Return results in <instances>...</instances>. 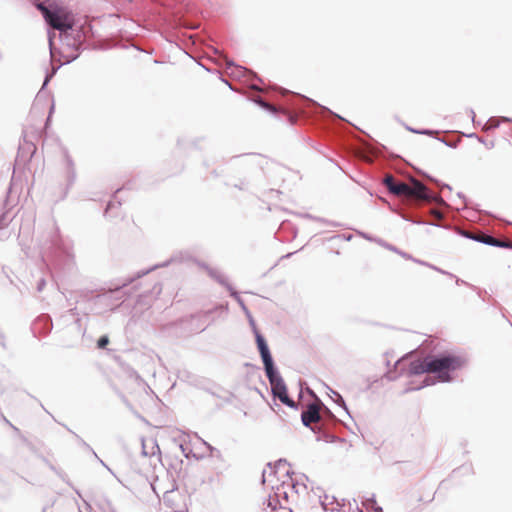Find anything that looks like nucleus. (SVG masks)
Wrapping results in <instances>:
<instances>
[{
	"label": "nucleus",
	"instance_id": "nucleus-47",
	"mask_svg": "<svg viewBox=\"0 0 512 512\" xmlns=\"http://www.w3.org/2000/svg\"><path fill=\"white\" fill-rule=\"evenodd\" d=\"M454 278L456 279V284H458V285H459V284H465V285H468V283H467V282H465L464 280H461L460 278H458V277H456V276H455ZM469 286H470V287H472L473 289H477V288H476V287H474L473 285H470V284H469Z\"/></svg>",
	"mask_w": 512,
	"mask_h": 512
},
{
	"label": "nucleus",
	"instance_id": "nucleus-5",
	"mask_svg": "<svg viewBox=\"0 0 512 512\" xmlns=\"http://www.w3.org/2000/svg\"><path fill=\"white\" fill-rule=\"evenodd\" d=\"M432 375H425L423 380L414 385L411 382L404 390L405 393L417 391L424 387L434 385L436 382L449 383L454 380L453 373L467 364V357L450 351L430 354Z\"/></svg>",
	"mask_w": 512,
	"mask_h": 512
},
{
	"label": "nucleus",
	"instance_id": "nucleus-28",
	"mask_svg": "<svg viewBox=\"0 0 512 512\" xmlns=\"http://www.w3.org/2000/svg\"><path fill=\"white\" fill-rule=\"evenodd\" d=\"M407 130L413 132V133H416V134H420V135H429V136H432L436 131L434 130H431V129H414V128H411V127H407Z\"/></svg>",
	"mask_w": 512,
	"mask_h": 512
},
{
	"label": "nucleus",
	"instance_id": "nucleus-43",
	"mask_svg": "<svg viewBox=\"0 0 512 512\" xmlns=\"http://www.w3.org/2000/svg\"><path fill=\"white\" fill-rule=\"evenodd\" d=\"M501 123H512V118L506 117V116H499L497 117Z\"/></svg>",
	"mask_w": 512,
	"mask_h": 512
},
{
	"label": "nucleus",
	"instance_id": "nucleus-20",
	"mask_svg": "<svg viewBox=\"0 0 512 512\" xmlns=\"http://www.w3.org/2000/svg\"><path fill=\"white\" fill-rule=\"evenodd\" d=\"M230 296L233 297L237 301V303L239 304V306L241 307V309L245 313L246 317H250V310L245 305V302L240 297L239 293L237 291H235L234 289H232V291H230Z\"/></svg>",
	"mask_w": 512,
	"mask_h": 512
},
{
	"label": "nucleus",
	"instance_id": "nucleus-63",
	"mask_svg": "<svg viewBox=\"0 0 512 512\" xmlns=\"http://www.w3.org/2000/svg\"><path fill=\"white\" fill-rule=\"evenodd\" d=\"M293 254H294V253H288V254H286L285 256H283V258H289V257H291Z\"/></svg>",
	"mask_w": 512,
	"mask_h": 512
},
{
	"label": "nucleus",
	"instance_id": "nucleus-62",
	"mask_svg": "<svg viewBox=\"0 0 512 512\" xmlns=\"http://www.w3.org/2000/svg\"><path fill=\"white\" fill-rule=\"evenodd\" d=\"M74 490H75L76 494L81 498V497H82V495H81L80 491H79V490H77V489H75V488H74Z\"/></svg>",
	"mask_w": 512,
	"mask_h": 512
},
{
	"label": "nucleus",
	"instance_id": "nucleus-25",
	"mask_svg": "<svg viewBox=\"0 0 512 512\" xmlns=\"http://www.w3.org/2000/svg\"><path fill=\"white\" fill-rule=\"evenodd\" d=\"M330 391L336 397L335 403L338 404L340 407H342L346 411V413L351 417L348 407L346 405V402H345L344 398L342 397V395H340L337 391H334L332 389H330Z\"/></svg>",
	"mask_w": 512,
	"mask_h": 512
},
{
	"label": "nucleus",
	"instance_id": "nucleus-60",
	"mask_svg": "<svg viewBox=\"0 0 512 512\" xmlns=\"http://www.w3.org/2000/svg\"><path fill=\"white\" fill-rule=\"evenodd\" d=\"M292 474H294V472H293V471H290V470H287V471L285 472V475H286V476H291Z\"/></svg>",
	"mask_w": 512,
	"mask_h": 512
},
{
	"label": "nucleus",
	"instance_id": "nucleus-37",
	"mask_svg": "<svg viewBox=\"0 0 512 512\" xmlns=\"http://www.w3.org/2000/svg\"><path fill=\"white\" fill-rule=\"evenodd\" d=\"M429 268H431V269H433V270H435V271H437V272H439L441 274L447 275L449 277H455V275H453L452 273H450L448 271H445V270H443L441 268H438L435 265H429Z\"/></svg>",
	"mask_w": 512,
	"mask_h": 512
},
{
	"label": "nucleus",
	"instance_id": "nucleus-61",
	"mask_svg": "<svg viewBox=\"0 0 512 512\" xmlns=\"http://www.w3.org/2000/svg\"><path fill=\"white\" fill-rule=\"evenodd\" d=\"M463 468H464V467H461V468H458V469L453 470V474L458 473V472H459L460 470H462Z\"/></svg>",
	"mask_w": 512,
	"mask_h": 512
},
{
	"label": "nucleus",
	"instance_id": "nucleus-22",
	"mask_svg": "<svg viewBox=\"0 0 512 512\" xmlns=\"http://www.w3.org/2000/svg\"><path fill=\"white\" fill-rule=\"evenodd\" d=\"M326 428L318 427V440H324L325 442H334L336 440V436L332 435L329 432L325 431Z\"/></svg>",
	"mask_w": 512,
	"mask_h": 512
},
{
	"label": "nucleus",
	"instance_id": "nucleus-44",
	"mask_svg": "<svg viewBox=\"0 0 512 512\" xmlns=\"http://www.w3.org/2000/svg\"><path fill=\"white\" fill-rule=\"evenodd\" d=\"M400 256H401V257H403V258H404V259H406V260H411V261H413V259H414V257H413L411 254H409V253H407V252H405V251H402V252L400 253Z\"/></svg>",
	"mask_w": 512,
	"mask_h": 512
},
{
	"label": "nucleus",
	"instance_id": "nucleus-29",
	"mask_svg": "<svg viewBox=\"0 0 512 512\" xmlns=\"http://www.w3.org/2000/svg\"><path fill=\"white\" fill-rule=\"evenodd\" d=\"M254 336H255V342H256L257 348L264 345L265 343H267L265 337L263 336V334L260 331L254 333Z\"/></svg>",
	"mask_w": 512,
	"mask_h": 512
},
{
	"label": "nucleus",
	"instance_id": "nucleus-49",
	"mask_svg": "<svg viewBox=\"0 0 512 512\" xmlns=\"http://www.w3.org/2000/svg\"><path fill=\"white\" fill-rule=\"evenodd\" d=\"M122 400H123L124 404H125L129 409H131V410H132V405H131V404H130V402L126 399V397H125V396H123V395H122Z\"/></svg>",
	"mask_w": 512,
	"mask_h": 512
},
{
	"label": "nucleus",
	"instance_id": "nucleus-40",
	"mask_svg": "<svg viewBox=\"0 0 512 512\" xmlns=\"http://www.w3.org/2000/svg\"><path fill=\"white\" fill-rule=\"evenodd\" d=\"M273 512H293L291 508L287 507L284 503L280 505L275 511Z\"/></svg>",
	"mask_w": 512,
	"mask_h": 512
},
{
	"label": "nucleus",
	"instance_id": "nucleus-4",
	"mask_svg": "<svg viewBox=\"0 0 512 512\" xmlns=\"http://www.w3.org/2000/svg\"><path fill=\"white\" fill-rule=\"evenodd\" d=\"M40 255L43 262L56 268H69L73 264L74 255L70 240L64 239L59 228L51 223L39 238Z\"/></svg>",
	"mask_w": 512,
	"mask_h": 512
},
{
	"label": "nucleus",
	"instance_id": "nucleus-19",
	"mask_svg": "<svg viewBox=\"0 0 512 512\" xmlns=\"http://www.w3.org/2000/svg\"><path fill=\"white\" fill-rule=\"evenodd\" d=\"M362 505L366 508V509H372L373 511L375 512H382V508L380 506L377 505V502H376V498H375V495L372 494L370 497H367L365 498L363 501H362Z\"/></svg>",
	"mask_w": 512,
	"mask_h": 512
},
{
	"label": "nucleus",
	"instance_id": "nucleus-9",
	"mask_svg": "<svg viewBox=\"0 0 512 512\" xmlns=\"http://www.w3.org/2000/svg\"><path fill=\"white\" fill-rule=\"evenodd\" d=\"M182 256H183V254L180 252L179 254L172 255L168 260H166L165 262H163L161 264H156V265H154L148 269H145V270H140L136 273L135 276L127 278L122 284L117 285L114 289L109 290L108 293H106L102 296H98V297L99 298H110L116 294H119V293H121V290L123 288L132 284L136 279H139V278L147 275L148 273L156 270L159 267H167L169 264H171L173 262L181 261L183 259Z\"/></svg>",
	"mask_w": 512,
	"mask_h": 512
},
{
	"label": "nucleus",
	"instance_id": "nucleus-12",
	"mask_svg": "<svg viewBox=\"0 0 512 512\" xmlns=\"http://www.w3.org/2000/svg\"><path fill=\"white\" fill-rule=\"evenodd\" d=\"M53 322L48 314L37 317L31 325V331L35 337L45 336L51 332Z\"/></svg>",
	"mask_w": 512,
	"mask_h": 512
},
{
	"label": "nucleus",
	"instance_id": "nucleus-64",
	"mask_svg": "<svg viewBox=\"0 0 512 512\" xmlns=\"http://www.w3.org/2000/svg\"><path fill=\"white\" fill-rule=\"evenodd\" d=\"M228 86L230 89L234 90V88L232 87V85H230L227 81L223 80Z\"/></svg>",
	"mask_w": 512,
	"mask_h": 512
},
{
	"label": "nucleus",
	"instance_id": "nucleus-33",
	"mask_svg": "<svg viewBox=\"0 0 512 512\" xmlns=\"http://www.w3.org/2000/svg\"><path fill=\"white\" fill-rule=\"evenodd\" d=\"M395 183L394 178L392 176H387L383 179V185L390 191V187Z\"/></svg>",
	"mask_w": 512,
	"mask_h": 512
},
{
	"label": "nucleus",
	"instance_id": "nucleus-45",
	"mask_svg": "<svg viewBox=\"0 0 512 512\" xmlns=\"http://www.w3.org/2000/svg\"><path fill=\"white\" fill-rule=\"evenodd\" d=\"M413 262H415L417 264H420V265H423V266H427V267H429V265H431L430 263H428L426 261H423V260H420V259H417L415 257L413 259Z\"/></svg>",
	"mask_w": 512,
	"mask_h": 512
},
{
	"label": "nucleus",
	"instance_id": "nucleus-54",
	"mask_svg": "<svg viewBox=\"0 0 512 512\" xmlns=\"http://www.w3.org/2000/svg\"><path fill=\"white\" fill-rule=\"evenodd\" d=\"M392 252H394V253H396V254L400 255V253L402 252V250H401V249H399L398 247L394 246V248H393Z\"/></svg>",
	"mask_w": 512,
	"mask_h": 512
},
{
	"label": "nucleus",
	"instance_id": "nucleus-11",
	"mask_svg": "<svg viewBox=\"0 0 512 512\" xmlns=\"http://www.w3.org/2000/svg\"><path fill=\"white\" fill-rule=\"evenodd\" d=\"M62 154L65 162V173H66V189L64 196L68 193L69 189L75 184L77 173H76V167L74 160L72 159L71 155L69 154V151L67 148H62Z\"/></svg>",
	"mask_w": 512,
	"mask_h": 512
},
{
	"label": "nucleus",
	"instance_id": "nucleus-18",
	"mask_svg": "<svg viewBox=\"0 0 512 512\" xmlns=\"http://www.w3.org/2000/svg\"><path fill=\"white\" fill-rule=\"evenodd\" d=\"M12 218L13 217L8 211L0 213V238L7 237L6 232H4V228L12 221Z\"/></svg>",
	"mask_w": 512,
	"mask_h": 512
},
{
	"label": "nucleus",
	"instance_id": "nucleus-26",
	"mask_svg": "<svg viewBox=\"0 0 512 512\" xmlns=\"http://www.w3.org/2000/svg\"><path fill=\"white\" fill-rule=\"evenodd\" d=\"M119 191H120V189H117V190H116V192H115V194L113 195L112 200H110V201L107 203V206H106V209H105V213H104L105 215H106L110 210H112V209L114 208L115 203H117V204H118V206H120V205H121V202L118 200L117 195H116Z\"/></svg>",
	"mask_w": 512,
	"mask_h": 512
},
{
	"label": "nucleus",
	"instance_id": "nucleus-16",
	"mask_svg": "<svg viewBox=\"0 0 512 512\" xmlns=\"http://www.w3.org/2000/svg\"><path fill=\"white\" fill-rule=\"evenodd\" d=\"M321 407H323V412L321 415L324 417V423L319 422L318 427L330 428L331 426L340 422V420L331 412L328 407H326L324 404L321 405Z\"/></svg>",
	"mask_w": 512,
	"mask_h": 512
},
{
	"label": "nucleus",
	"instance_id": "nucleus-8",
	"mask_svg": "<svg viewBox=\"0 0 512 512\" xmlns=\"http://www.w3.org/2000/svg\"><path fill=\"white\" fill-rule=\"evenodd\" d=\"M305 390L307 393L314 398V402L307 404V406L301 412V421L302 424L310 428L312 432L318 433V425L313 427V423H324V417L321 415L320 408L323 405L321 399L316 395V393L306 385Z\"/></svg>",
	"mask_w": 512,
	"mask_h": 512
},
{
	"label": "nucleus",
	"instance_id": "nucleus-6",
	"mask_svg": "<svg viewBox=\"0 0 512 512\" xmlns=\"http://www.w3.org/2000/svg\"><path fill=\"white\" fill-rule=\"evenodd\" d=\"M423 374H432L430 354L417 359H410L409 354H406L395 362L393 369L387 371L386 377L394 381L402 375L410 377Z\"/></svg>",
	"mask_w": 512,
	"mask_h": 512
},
{
	"label": "nucleus",
	"instance_id": "nucleus-32",
	"mask_svg": "<svg viewBox=\"0 0 512 512\" xmlns=\"http://www.w3.org/2000/svg\"><path fill=\"white\" fill-rule=\"evenodd\" d=\"M51 469L68 485L72 486V484L69 482V479L67 475L62 470H57L54 466H51Z\"/></svg>",
	"mask_w": 512,
	"mask_h": 512
},
{
	"label": "nucleus",
	"instance_id": "nucleus-14",
	"mask_svg": "<svg viewBox=\"0 0 512 512\" xmlns=\"http://www.w3.org/2000/svg\"><path fill=\"white\" fill-rule=\"evenodd\" d=\"M257 349L259 351L265 371L271 370L272 368L276 367L268 343H265L264 345L258 347Z\"/></svg>",
	"mask_w": 512,
	"mask_h": 512
},
{
	"label": "nucleus",
	"instance_id": "nucleus-41",
	"mask_svg": "<svg viewBox=\"0 0 512 512\" xmlns=\"http://www.w3.org/2000/svg\"><path fill=\"white\" fill-rule=\"evenodd\" d=\"M277 492L280 494V499L282 500V503H287L288 502V494L287 492L283 491V492H280V488L277 487Z\"/></svg>",
	"mask_w": 512,
	"mask_h": 512
},
{
	"label": "nucleus",
	"instance_id": "nucleus-57",
	"mask_svg": "<svg viewBox=\"0 0 512 512\" xmlns=\"http://www.w3.org/2000/svg\"><path fill=\"white\" fill-rule=\"evenodd\" d=\"M53 111H54V104H52V106L50 107L49 116H48L47 120L50 119V116H51Z\"/></svg>",
	"mask_w": 512,
	"mask_h": 512
},
{
	"label": "nucleus",
	"instance_id": "nucleus-36",
	"mask_svg": "<svg viewBox=\"0 0 512 512\" xmlns=\"http://www.w3.org/2000/svg\"><path fill=\"white\" fill-rule=\"evenodd\" d=\"M247 318H248L249 325H250V327L252 329L253 334L256 333V332H259V329L257 328V325H256L255 320H254V318H253L251 313H250V317H247Z\"/></svg>",
	"mask_w": 512,
	"mask_h": 512
},
{
	"label": "nucleus",
	"instance_id": "nucleus-3",
	"mask_svg": "<svg viewBox=\"0 0 512 512\" xmlns=\"http://www.w3.org/2000/svg\"><path fill=\"white\" fill-rule=\"evenodd\" d=\"M389 192L394 195L402 194L408 198L407 205L410 207L411 212L401 214V217L406 221H410L414 224L434 225V223L426 221L424 216L430 215L434 218L442 217V212L439 207L445 205V201L441 196L429 190L426 185L419 181H415L411 185L403 182H395L394 185L390 187ZM435 226L438 225L435 224Z\"/></svg>",
	"mask_w": 512,
	"mask_h": 512
},
{
	"label": "nucleus",
	"instance_id": "nucleus-1",
	"mask_svg": "<svg viewBox=\"0 0 512 512\" xmlns=\"http://www.w3.org/2000/svg\"><path fill=\"white\" fill-rule=\"evenodd\" d=\"M31 3L41 12L48 29V42L53 54V39L59 32L60 41L75 51H80L94 36L93 27L88 19H76L72 10L54 1L31 0Z\"/></svg>",
	"mask_w": 512,
	"mask_h": 512
},
{
	"label": "nucleus",
	"instance_id": "nucleus-17",
	"mask_svg": "<svg viewBox=\"0 0 512 512\" xmlns=\"http://www.w3.org/2000/svg\"><path fill=\"white\" fill-rule=\"evenodd\" d=\"M282 504L283 503L282 500L280 499V494L278 492H275L273 495H269L268 499L264 503V505H266L264 509L266 511L269 509L268 512H273Z\"/></svg>",
	"mask_w": 512,
	"mask_h": 512
},
{
	"label": "nucleus",
	"instance_id": "nucleus-42",
	"mask_svg": "<svg viewBox=\"0 0 512 512\" xmlns=\"http://www.w3.org/2000/svg\"><path fill=\"white\" fill-rule=\"evenodd\" d=\"M95 459L97 461H99V463L104 466L112 475H114V472L108 467V465L97 455V457H95Z\"/></svg>",
	"mask_w": 512,
	"mask_h": 512
},
{
	"label": "nucleus",
	"instance_id": "nucleus-38",
	"mask_svg": "<svg viewBox=\"0 0 512 512\" xmlns=\"http://www.w3.org/2000/svg\"><path fill=\"white\" fill-rule=\"evenodd\" d=\"M46 286V280L44 278H40L39 281L37 282V291L38 292H42L44 290Z\"/></svg>",
	"mask_w": 512,
	"mask_h": 512
},
{
	"label": "nucleus",
	"instance_id": "nucleus-7",
	"mask_svg": "<svg viewBox=\"0 0 512 512\" xmlns=\"http://www.w3.org/2000/svg\"><path fill=\"white\" fill-rule=\"evenodd\" d=\"M266 377L271 384V392L274 398L279 399L289 408L298 409V404L289 397L288 389L277 367L265 371Z\"/></svg>",
	"mask_w": 512,
	"mask_h": 512
},
{
	"label": "nucleus",
	"instance_id": "nucleus-39",
	"mask_svg": "<svg viewBox=\"0 0 512 512\" xmlns=\"http://www.w3.org/2000/svg\"><path fill=\"white\" fill-rule=\"evenodd\" d=\"M349 509L356 510L357 512H363V510L359 508L358 503L355 499H353L352 502H349Z\"/></svg>",
	"mask_w": 512,
	"mask_h": 512
},
{
	"label": "nucleus",
	"instance_id": "nucleus-56",
	"mask_svg": "<svg viewBox=\"0 0 512 512\" xmlns=\"http://www.w3.org/2000/svg\"><path fill=\"white\" fill-rule=\"evenodd\" d=\"M142 454L144 456H147V452H146V449H145V446H144V440H142Z\"/></svg>",
	"mask_w": 512,
	"mask_h": 512
},
{
	"label": "nucleus",
	"instance_id": "nucleus-21",
	"mask_svg": "<svg viewBox=\"0 0 512 512\" xmlns=\"http://www.w3.org/2000/svg\"><path fill=\"white\" fill-rule=\"evenodd\" d=\"M500 121L497 116L490 117L483 126V131H491L497 129L500 126Z\"/></svg>",
	"mask_w": 512,
	"mask_h": 512
},
{
	"label": "nucleus",
	"instance_id": "nucleus-51",
	"mask_svg": "<svg viewBox=\"0 0 512 512\" xmlns=\"http://www.w3.org/2000/svg\"><path fill=\"white\" fill-rule=\"evenodd\" d=\"M68 312H69V314H71L72 316H76V315H78V313H77V308H76V307L69 309V310H68Z\"/></svg>",
	"mask_w": 512,
	"mask_h": 512
},
{
	"label": "nucleus",
	"instance_id": "nucleus-24",
	"mask_svg": "<svg viewBox=\"0 0 512 512\" xmlns=\"http://www.w3.org/2000/svg\"><path fill=\"white\" fill-rule=\"evenodd\" d=\"M286 465H289V463L287 462L286 459H283V458H280L278 459L274 465H272V463H268L267 466L269 467L270 469V474H275L278 472V470L282 467V466H286Z\"/></svg>",
	"mask_w": 512,
	"mask_h": 512
},
{
	"label": "nucleus",
	"instance_id": "nucleus-55",
	"mask_svg": "<svg viewBox=\"0 0 512 512\" xmlns=\"http://www.w3.org/2000/svg\"><path fill=\"white\" fill-rule=\"evenodd\" d=\"M180 448H181L182 452L184 453L185 457H188V453L186 452V448L184 447L183 444L180 445Z\"/></svg>",
	"mask_w": 512,
	"mask_h": 512
},
{
	"label": "nucleus",
	"instance_id": "nucleus-23",
	"mask_svg": "<svg viewBox=\"0 0 512 512\" xmlns=\"http://www.w3.org/2000/svg\"><path fill=\"white\" fill-rule=\"evenodd\" d=\"M69 432L75 437L77 440V443L82 446L87 451L91 452L94 457H97V453L93 450V448L85 441L83 440L78 434H76L74 431L69 430Z\"/></svg>",
	"mask_w": 512,
	"mask_h": 512
},
{
	"label": "nucleus",
	"instance_id": "nucleus-34",
	"mask_svg": "<svg viewBox=\"0 0 512 512\" xmlns=\"http://www.w3.org/2000/svg\"><path fill=\"white\" fill-rule=\"evenodd\" d=\"M235 188L239 190L247 191L249 189V182L246 180H241L238 184L234 185Z\"/></svg>",
	"mask_w": 512,
	"mask_h": 512
},
{
	"label": "nucleus",
	"instance_id": "nucleus-53",
	"mask_svg": "<svg viewBox=\"0 0 512 512\" xmlns=\"http://www.w3.org/2000/svg\"><path fill=\"white\" fill-rule=\"evenodd\" d=\"M439 141L443 142L445 145L449 146V147H454V145L452 144H449L444 138H438Z\"/></svg>",
	"mask_w": 512,
	"mask_h": 512
},
{
	"label": "nucleus",
	"instance_id": "nucleus-58",
	"mask_svg": "<svg viewBox=\"0 0 512 512\" xmlns=\"http://www.w3.org/2000/svg\"><path fill=\"white\" fill-rule=\"evenodd\" d=\"M0 338L2 339V342H1L2 346L5 347L4 335H3V333L1 331H0Z\"/></svg>",
	"mask_w": 512,
	"mask_h": 512
},
{
	"label": "nucleus",
	"instance_id": "nucleus-13",
	"mask_svg": "<svg viewBox=\"0 0 512 512\" xmlns=\"http://www.w3.org/2000/svg\"><path fill=\"white\" fill-rule=\"evenodd\" d=\"M462 235L468 239H471L476 242H480V243H483V244H486L489 246L512 249L511 242L496 239L495 237H493L490 234L479 236V235H474L471 233L464 232V233H462Z\"/></svg>",
	"mask_w": 512,
	"mask_h": 512
},
{
	"label": "nucleus",
	"instance_id": "nucleus-10",
	"mask_svg": "<svg viewBox=\"0 0 512 512\" xmlns=\"http://www.w3.org/2000/svg\"><path fill=\"white\" fill-rule=\"evenodd\" d=\"M232 74L238 77L239 79L243 78V83L247 86V88L262 92L263 88L261 84H263L262 79L252 71H248L243 67L235 66V69L232 71Z\"/></svg>",
	"mask_w": 512,
	"mask_h": 512
},
{
	"label": "nucleus",
	"instance_id": "nucleus-48",
	"mask_svg": "<svg viewBox=\"0 0 512 512\" xmlns=\"http://www.w3.org/2000/svg\"><path fill=\"white\" fill-rule=\"evenodd\" d=\"M468 113H469V116H471V119H472V121H473V123H474V125H475V124H476V121H475V117H476V115H475L474 110H473L472 108H470V109L468 110Z\"/></svg>",
	"mask_w": 512,
	"mask_h": 512
},
{
	"label": "nucleus",
	"instance_id": "nucleus-27",
	"mask_svg": "<svg viewBox=\"0 0 512 512\" xmlns=\"http://www.w3.org/2000/svg\"><path fill=\"white\" fill-rule=\"evenodd\" d=\"M109 342H110V340H109L108 335H102L97 340V348L105 349L108 346Z\"/></svg>",
	"mask_w": 512,
	"mask_h": 512
},
{
	"label": "nucleus",
	"instance_id": "nucleus-31",
	"mask_svg": "<svg viewBox=\"0 0 512 512\" xmlns=\"http://www.w3.org/2000/svg\"><path fill=\"white\" fill-rule=\"evenodd\" d=\"M57 69H52L51 72H47L43 81L42 89H44L48 83L51 81V79L54 77Z\"/></svg>",
	"mask_w": 512,
	"mask_h": 512
},
{
	"label": "nucleus",
	"instance_id": "nucleus-15",
	"mask_svg": "<svg viewBox=\"0 0 512 512\" xmlns=\"http://www.w3.org/2000/svg\"><path fill=\"white\" fill-rule=\"evenodd\" d=\"M207 272L211 278L217 281L220 285L225 287L229 292L232 291L233 287L228 282L226 276L216 268H207Z\"/></svg>",
	"mask_w": 512,
	"mask_h": 512
},
{
	"label": "nucleus",
	"instance_id": "nucleus-46",
	"mask_svg": "<svg viewBox=\"0 0 512 512\" xmlns=\"http://www.w3.org/2000/svg\"><path fill=\"white\" fill-rule=\"evenodd\" d=\"M204 444L208 447V449L210 450L211 452V455H214V453H219V450H217L216 448H214L213 446H211L210 444L204 442Z\"/></svg>",
	"mask_w": 512,
	"mask_h": 512
},
{
	"label": "nucleus",
	"instance_id": "nucleus-59",
	"mask_svg": "<svg viewBox=\"0 0 512 512\" xmlns=\"http://www.w3.org/2000/svg\"><path fill=\"white\" fill-rule=\"evenodd\" d=\"M302 395H303V387H302V383L300 382L299 398H302Z\"/></svg>",
	"mask_w": 512,
	"mask_h": 512
},
{
	"label": "nucleus",
	"instance_id": "nucleus-52",
	"mask_svg": "<svg viewBox=\"0 0 512 512\" xmlns=\"http://www.w3.org/2000/svg\"><path fill=\"white\" fill-rule=\"evenodd\" d=\"M161 285L159 283L155 284L154 287H153V290H156L157 291V294H159L161 292Z\"/></svg>",
	"mask_w": 512,
	"mask_h": 512
},
{
	"label": "nucleus",
	"instance_id": "nucleus-50",
	"mask_svg": "<svg viewBox=\"0 0 512 512\" xmlns=\"http://www.w3.org/2000/svg\"><path fill=\"white\" fill-rule=\"evenodd\" d=\"M361 235H362L365 239L370 240V241H375V239H376V238H374V237H372V236H370V235H368V234H366V233H361Z\"/></svg>",
	"mask_w": 512,
	"mask_h": 512
},
{
	"label": "nucleus",
	"instance_id": "nucleus-2",
	"mask_svg": "<svg viewBox=\"0 0 512 512\" xmlns=\"http://www.w3.org/2000/svg\"><path fill=\"white\" fill-rule=\"evenodd\" d=\"M274 92L282 99L279 106L268 103L259 95L250 98V100L272 115L282 114L291 125L302 121H322L328 115L343 120L338 114L304 95L293 93L276 85L274 86Z\"/></svg>",
	"mask_w": 512,
	"mask_h": 512
},
{
	"label": "nucleus",
	"instance_id": "nucleus-30",
	"mask_svg": "<svg viewBox=\"0 0 512 512\" xmlns=\"http://www.w3.org/2000/svg\"><path fill=\"white\" fill-rule=\"evenodd\" d=\"M375 242L389 251H392L395 246L393 244L386 242L385 240H383L381 238H376Z\"/></svg>",
	"mask_w": 512,
	"mask_h": 512
},
{
	"label": "nucleus",
	"instance_id": "nucleus-35",
	"mask_svg": "<svg viewBox=\"0 0 512 512\" xmlns=\"http://www.w3.org/2000/svg\"><path fill=\"white\" fill-rule=\"evenodd\" d=\"M469 136H470V137H474V136H475V137H477V139L479 140V142H481V143L485 144V145H486V147H487L488 149H491V148H493V147H494V142H493V141H490L489 143H487V141H485L483 138H481V137L477 136V135H476V134H474V133H473V134H470Z\"/></svg>",
	"mask_w": 512,
	"mask_h": 512
}]
</instances>
